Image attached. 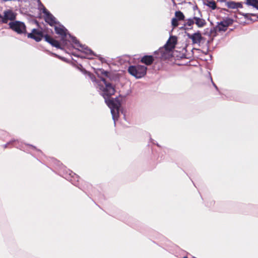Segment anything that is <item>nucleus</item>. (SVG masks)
Returning <instances> with one entry per match:
<instances>
[{
  "instance_id": "nucleus-15",
  "label": "nucleus",
  "mask_w": 258,
  "mask_h": 258,
  "mask_svg": "<svg viewBox=\"0 0 258 258\" xmlns=\"http://www.w3.org/2000/svg\"><path fill=\"white\" fill-rule=\"evenodd\" d=\"M245 4L258 10V0H246Z\"/></svg>"
},
{
  "instance_id": "nucleus-23",
  "label": "nucleus",
  "mask_w": 258,
  "mask_h": 258,
  "mask_svg": "<svg viewBox=\"0 0 258 258\" xmlns=\"http://www.w3.org/2000/svg\"><path fill=\"white\" fill-rule=\"evenodd\" d=\"M226 1H227V0H221L220 1H221V2H225V3H226Z\"/></svg>"
},
{
  "instance_id": "nucleus-18",
  "label": "nucleus",
  "mask_w": 258,
  "mask_h": 258,
  "mask_svg": "<svg viewBox=\"0 0 258 258\" xmlns=\"http://www.w3.org/2000/svg\"><path fill=\"white\" fill-rule=\"evenodd\" d=\"M14 144V146L17 147V148H20L21 149H22L21 147H20L18 144L19 143V142L18 141H16V140H13V141H10V142L8 143L7 144H5L4 145V147L5 148H7L8 147V146L10 144Z\"/></svg>"
},
{
  "instance_id": "nucleus-20",
  "label": "nucleus",
  "mask_w": 258,
  "mask_h": 258,
  "mask_svg": "<svg viewBox=\"0 0 258 258\" xmlns=\"http://www.w3.org/2000/svg\"><path fill=\"white\" fill-rule=\"evenodd\" d=\"M171 24L173 28L176 27L178 25L177 19L173 18L172 19Z\"/></svg>"
},
{
  "instance_id": "nucleus-21",
  "label": "nucleus",
  "mask_w": 258,
  "mask_h": 258,
  "mask_svg": "<svg viewBox=\"0 0 258 258\" xmlns=\"http://www.w3.org/2000/svg\"><path fill=\"white\" fill-rule=\"evenodd\" d=\"M211 81H212V84H213V85L214 86V87L216 88V89L218 91H219V89H218V88L217 86L216 85V84H215L213 82V80H212V78H211Z\"/></svg>"
},
{
  "instance_id": "nucleus-19",
  "label": "nucleus",
  "mask_w": 258,
  "mask_h": 258,
  "mask_svg": "<svg viewBox=\"0 0 258 258\" xmlns=\"http://www.w3.org/2000/svg\"><path fill=\"white\" fill-rule=\"evenodd\" d=\"M195 23V21L193 18H190L187 20V22L185 24V26H188L190 27L192 25H193Z\"/></svg>"
},
{
  "instance_id": "nucleus-24",
  "label": "nucleus",
  "mask_w": 258,
  "mask_h": 258,
  "mask_svg": "<svg viewBox=\"0 0 258 258\" xmlns=\"http://www.w3.org/2000/svg\"><path fill=\"white\" fill-rule=\"evenodd\" d=\"M99 59L101 60V61H103V58H101V57H100Z\"/></svg>"
},
{
  "instance_id": "nucleus-5",
  "label": "nucleus",
  "mask_w": 258,
  "mask_h": 258,
  "mask_svg": "<svg viewBox=\"0 0 258 258\" xmlns=\"http://www.w3.org/2000/svg\"><path fill=\"white\" fill-rule=\"evenodd\" d=\"M10 28L19 34L26 32V26L24 23L20 21L11 22L9 24Z\"/></svg>"
},
{
  "instance_id": "nucleus-1",
  "label": "nucleus",
  "mask_w": 258,
  "mask_h": 258,
  "mask_svg": "<svg viewBox=\"0 0 258 258\" xmlns=\"http://www.w3.org/2000/svg\"><path fill=\"white\" fill-rule=\"evenodd\" d=\"M94 72L100 78V80L97 81L95 77L89 72H86V74L94 83V85L98 89L100 94L104 98L105 103L110 108L112 119L115 124L116 120H117L118 117L119 109L121 104L117 98H110V97L113 95L115 91L114 86L106 80L107 78H110V73L103 69H94Z\"/></svg>"
},
{
  "instance_id": "nucleus-17",
  "label": "nucleus",
  "mask_w": 258,
  "mask_h": 258,
  "mask_svg": "<svg viewBox=\"0 0 258 258\" xmlns=\"http://www.w3.org/2000/svg\"><path fill=\"white\" fill-rule=\"evenodd\" d=\"M175 18L177 19V20H183L184 18L183 14L181 11H176L175 13Z\"/></svg>"
},
{
  "instance_id": "nucleus-7",
  "label": "nucleus",
  "mask_w": 258,
  "mask_h": 258,
  "mask_svg": "<svg viewBox=\"0 0 258 258\" xmlns=\"http://www.w3.org/2000/svg\"><path fill=\"white\" fill-rule=\"evenodd\" d=\"M233 23V20L230 18H226L223 21L217 23L215 27L216 31L224 32L227 30L229 26L232 25Z\"/></svg>"
},
{
  "instance_id": "nucleus-10",
  "label": "nucleus",
  "mask_w": 258,
  "mask_h": 258,
  "mask_svg": "<svg viewBox=\"0 0 258 258\" xmlns=\"http://www.w3.org/2000/svg\"><path fill=\"white\" fill-rule=\"evenodd\" d=\"M44 37L45 40L50 44L52 46L55 47L57 48L62 49L60 45L59 42L58 41L53 39L52 37L48 36V35H45Z\"/></svg>"
},
{
  "instance_id": "nucleus-6",
  "label": "nucleus",
  "mask_w": 258,
  "mask_h": 258,
  "mask_svg": "<svg viewBox=\"0 0 258 258\" xmlns=\"http://www.w3.org/2000/svg\"><path fill=\"white\" fill-rule=\"evenodd\" d=\"M16 18V14L13 11L8 10L5 11L3 15L0 14V22L6 24L9 21H13Z\"/></svg>"
},
{
  "instance_id": "nucleus-14",
  "label": "nucleus",
  "mask_w": 258,
  "mask_h": 258,
  "mask_svg": "<svg viewBox=\"0 0 258 258\" xmlns=\"http://www.w3.org/2000/svg\"><path fill=\"white\" fill-rule=\"evenodd\" d=\"M203 4L213 10H215L217 8L216 3L213 0H204Z\"/></svg>"
},
{
  "instance_id": "nucleus-9",
  "label": "nucleus",
  "mask_w": 258,
  "mask_h": 258,
  "mask_svg": "<svg viewBox=\"0 0 258 258\" xmlns=\"http://www.w3.org/2000/svg\"><path fill=\"white\" fill-rule=\"evenodd\" d=\"M27 36L28 38H31L34 39L36 41L39 42L42 39L43 35L41 31L33 29L31 33L28 34Z\"/></svg>"
},
{
  "instance_id": "nucleus-2",
  "label": "nucleus",
  "mask_w": 258,
  "mask_h": 258,
  "mask_svg": "<svg viewBox=\"0 0 258 258\" xmlns=\"http://www.w3.org/2000/svg\"><path fill=\"white\" fill-rule=\"evenodd\" d=\"M54 27L56 33L61 36V40L63 43H64L65 41L67 39L68 36L71 39V41L75 45L74 47L86 54V56H83L73 54L75 56L81 57L82 58L86 57L88 59H92L93 58V56L94 55L93 52L87 46L81 44L76 37L72 36L70 34H68L67 33V30L63 26L58 23L54 26Z\"/></svg>"
},
{
  "instance_id": "nucleus-12",
  "label": "nucleus",
  "mask_w": 258,
  "mask_h": 258,
  "mask_svg": "<svg viewBox=\"0 0 258 258\" xmlns=\"http://www.w3.org/2000/svg\"><path fill=\"white\" fill-rule=\"evenodd\" d=\"M188 37L191 39L192 43L194 44H200L202 39V35L199 32L188 35Z\"/></svg>"
},
{
  "instance_id": "nucleus-22",
  "label": "nucleus",
  "mask_w": 258,
  "mask_h": 258,
  "mask_svg": "<svg viewBox=\"0 0 258 258\" xmlns=\"http://www.w3.org/2000/svg\"><path fill=\"white\" fill-rule=\"evenodd\" d=\"M32 148L34 149H35V147L32 146V145H29Z\"/></svg>"
},
{
  "instance_id": "nucleus-3",
  "label": "nucleus",
  "mask_w": 258,
  "mask_h": 258,
  "mask_svg": "<svg viewBox=\"0 0 258 258\" xmlns=\"http://www.w3.org/2000/svg\"><path fill=\"white\" fill-rule=\"evenodd\" d=\"M176 43L177 37L175 36H171L164 47L159 48L155 53L160 55L161 59H165L168 58L170 51L175 48Z\"/></svg>"
},
{
  "instance_id": "nucleus-13",
  "label": "nucleus",
  "mask_w": 258,
  "mask_h": 258,
  "mask_svg": "<svg viewBox=\"0 0 258 258\" xmlns=\"http://www.w3.org/2000/svg\"><path fill=\"white\" fill-rule=\"evenodd\" d=\"M141 61L142 62L149 66L153 63L154 58L152 55H145L142 58Z\"/></svg>"
},
{
  "instance_id": "nucleus-11",
  "label": "nucleus",
  "mask_w": 258,
  "mask_h": 258,
  "mask_svg": "<svg viewBox=\"0 0 258 258\" xmlns=\"http://www.w3.org/2000/svg\"><path fill=\"white\" fill-rule=\"evenodd\" d=\"M225 5L228 8L231 9H237L242 8V4L241 2L227 1L226 2Z\"/></svg>"
},
{
  "instance_id": "nucleus-16",
  "label": "nucleus",
  "mask_w": 258,
  "mask_h": 258,
  "mask_svg": "<svg viewBox=\"0 0 258 258\" xmlns=\"http://www.w3.org/2000/svg\"><path fill=\"white\" fill-rule=\"evenodd\" d=\"M194 20L195 21V23L199 27H202L206 24L205 21L203 19L197 17H194Z\"/></svg>"
},
{
  "instance_id": "nucleus-25",
  "label": "nucleus",
  "mask_w": 258,
  "mask_h": 258,
  "mask_svg": "<svg viewBox=\"0 0 258 258\" xmlns=\"http://www.w3.org/2000/svg\"><path fill=\"white\" fill-rule=\"evenodd\" d=\"M183 258H187V257L186 256H184Z\"/></svg>"
},
{
  "instance_id": "nucleus-8",
  "label": "nucleus",
  "mask_w": 258,
  "mask_h": 258,
  "mask_svg": "<svg viewBox=\"0 0 258 258\" xmlns=\"http://www.w3.org/2000/svg\"><path fill=\"white\" fill-rule=\"evenodd\" d=\"M43 13L44 14V19L46 23H47L51 26H54L58 22L56 21L55 17L49 13L48 10L43 6Z\"/></svg>"
},
{
  "instance_id": "nucleus-4",
  "label": "nucleus",
  "mask_w": 258,
  "mask_h": 258,
  "mask_svg": "<svg viewBox=\"0 0 258 258\" xmlns=\"http://www.w3.org/2000/svg\"><path fill=\"white\" fill-rule=\"evenodd\" d=\"M147 68L143 65L131 66L128 67V73L137 79L143 77L147 73Z\"/></svg>"
}]
</instances>
